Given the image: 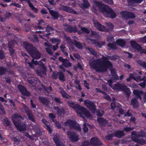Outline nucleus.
<instances>
[{
  "label": "nucleus",
  "mask_w": 146,
  "mask_h": 146,
  "mask_svg": "<svg viewBox=\"0 0 146 146\" xmlns=\"http://www.w3.org/2000/svg\"><path fill=\"white\" fill-rule=\"evenodd\" d=\"M90 40L92 42L93 44L95 45L96 46L98 47L99 48H101L102 46L105 45V42L104 41L99 42L94 39H91Z\"/></svg>",
  "instance_id": "25"
},
{
  "label": "nucleus",
  "mask_w": 146,
  "mask_h": 146,
  "mask_svg": "<svg viewBox=\"0 0 146 146\" xmlns=\"http://www.w3.org/2000/svg\"><path fill=\"white\" fill-rule=\"evenodd\" d=\"M7 69L3 66H0V76H1L2 75L5 74L7 72Z\"/></svg>",
  "instance_id": "40"
},
{
  "label": "nucleus",
  "mask_w": 146,
  "mask_h": 146,
  "mask_svg": "<svg viewBox=\"0 0 146 146\" xmlns=\"http://www.w3.org/2000/svg\"><path fill=\"white\" fill-rule=\"evenodd\" d=\"M67 103L70 107L76 110V111L77 110H78L80 106L78 104H75L73 102H71L69 101L67 102Z\"/></svg>",
  "instance_id": "23"
},
{
  "label": "nucleus",
  "mask_w": 146,
  "mask_h": 146,
  "mask_svg": "<svg viewBox=\"0 0 146 146\" xmlns=\"http://www.w3.org/2000/svg\"><path fill=\"white\" fill-rule=\"evenodd\" d=\"M84 103L92 113H96V106L93 102L89 100H85Z\"/></svg>",
  "instance_id": "7"
},
{
  "label": "nucleus",
  "mask_w": 146,
  "mask_h": 146,
  "mask_svg": "<svg viewBox=\"0 0 146 146\" xmlns=\"http://www.w3.org/2000/svg\"><path fill=\"white\" fill-rule=\"evenodd\" d=\"M124 85L119 84L118 82L113 85L112 88L115 90L118 91H122Z\"/></svg>",
  "instance_id": "21"
},
{
  "label": "nucleus",
  "mask_w": 146,
  "mask_h": 146,
  "mask_svg": "<svg viewBox=\"0 0 146 146\" xmlns=\"http://www.w3.org/2000/svg\"><path fill=\"white\" fill-rule=\"evenodd\" d=\"M133 93L137 98L139 99L140 100H142V98L141 96V95H143V100L144 102H146V92H144L143 91L134 90L133 91Z\"/></svg>",
  "instance_id": "9"
},
{
  "label": "nucleus",
  "mask_w": 146,
  "mask_h": 146,
  "mask_svg": "<svg viewBox=\"0 0 146 146\" xmlns=\"http://www.w3.org/2000/svg\"><path fill=\"white\" fill-rule=\"evenodd\" d=\"M17 87L18 90L21 93V94L27 96H30V93L27 90L25 86L19 84L18 85Z\"/></svg>",
  "instance_id": "13"
},
{
  "label": "nucleus",
  "mask_w": 146,
  "mask_h": 146,
  "mask_svg": "<svg viewBox=\"0 0 146 146\" xmlns=\"http://www.w3.org/2000/svg\"><path fill=\"white\" fill-rule=\"evenodd\" d=\"M117 44L122 47H123L125 45V42L122 39H118L116 41Z\"/></svg>",
  "instance_id": "35"
},
{
  "label": "nucleus",
  "mask_w": 146,
  "mask_h": 146,
  "mask_svg": "<svg viewBox=\"0 0 146 146\" xmlns=\"http://www.w3.org/2000/svg\"><path fill=\"white\" fill-rule=\"evenodd\" d=\"M94 3L96 6L99 7L100 9L103 12L104 11L103 9L104 8H106L108 6L104 5L101 2L99 1H95Z\"/></svg>",
  "instance_id": "22"
},
{
  "label": "nucleus",
  "mask_w": 146,
  "mask_h": 146,
  "mask_svg": "<svg viewBox=\"0 0 146 146\" xmlns=\"http://www.w3.org/2000/svg\"><path fill=\"white\" fill-rule=\"evenodd\" d=\"M122 91L127 97H129L131 93V92L130 91V89L127 88L126 85H124Z\"/></svg>",
  "instance_id": "26"
},
{
  "label": "nucleus",
  "mask_w": 146,
  "mask_h": 146,
  "mask_svg": "<svg viewBox=\"0 0 146 146\" xmlns=\"http://www.w3.org/2000/svg\"><path fill=\"white\" fill-rule=\"evenodd\" d=\"M97 121L100 125L102 127L105 126L108 122L106 119L102 117H98Z\"/></svg>",
  "instance_id": "24"
},
{
  "label": "nucleus",
  "mask_w": 146,
  "mask_h": 146,
  "mask_svg": "<svg viewBox=\"0 0 146 146\" xmlns=\"http://www.w3.org/2000/svg\"><path fill=\"white\" fill-rule=\"evenodd\" d=\"M54 100L56 103L59 104L62 103V102L61 101L60 99L57 97H55L54 98Z\"/></svg>",
  "instance_id": "64"
},
{
  "label": "nucleus",
  "mask_w": 146,
  "mask_h": 146,
  "mask_svg": "<svg viewBox=\"0 0 146 146\" xmlns=\"http://www.w3.org/2000/svg\"><path fill=\"white\" fill-rule=\"evenodd\" d=\"M102 26H100L97 29L98 30L102 32H109L110 31L109 29H106L105 27L102 25Z\"/></svg>",
  "instance_id": "39"
},
{
  "label": "nucleus",
  "mask_w": 146,
  "mask_h": 146,
  "mask_svg": "<svg viewBox=\"0 0 146 146\" xmlns=\"http://www.w3.org/2000/svg\"><path fill=\"white\" fill-rule=\"evenodd\" d=\"M41 86L43 88L44 90L48 94H49V92L52 90V88L50 86L47 88L44 85L42 84H41Z\"/></svg>",
  "instance_id": "38"
},
{
  "label": "nucleus",
  "mask_w": 146,
  "mask_h": 146,
  "mask_svg": "<svg viewBox=\"0 0 146 146\" xmlns=\"http://www.w3.org/2000/svg\"><path fill=\"white\" fill-rule=\"evenodd\" d=\"M131 135L132 136L131 137V139L134 141L133 139H138V138L143 137V135H140L139 132H136L133 131L131 132Z\"/></svg>",
  "instance_id": "20"
},
{
  "label": "nucleus",
  "mask_w": 146,
  "mask_h": 146,
  "mask_svg": "<svg viewBox=\"0 0 146 146\" xmlns=\"http://www.w3.org/2000/svg\"><path fill=\"white\" fill-rule=\"evenodd\" d=\"M59 72L56 71H54L52 74V78L54 79H56L58 77V74Z\"/></svg>",
  "instance_id": "49"
},
{
  "label": "nucleus",
  "mask_w": 146,
  "mask_h": 146,
  "mask_svg": "<svg viewBox=\"0 0 146 146\" xmlns=\"http://www.w3.org/2000/svg\"><path fill=\"white\" fill-rule=\"evenodd\" d=\"M65 30L69 33L73 32L75 33L77 31V27H73L71 25H69L66 28Z\"/></svg>",
  "instance_id": "27"
},
{
  "label": "nucleus",
  "mask_w": 146,
  "mask_h": 146,
  "mask_svg": "<svg viewBox=\"0 0 146 146\" xmlns=\"http://www.w3.org/2000/svg\"><path fill=\"white\" fill-rule=\"evenodd\" d=\"M77 113L78 115L81 117H83V115L88 118L92 117V115L89 111L81 106L78 110H77Z\"/></svg>",
  "instance_id": "5"
},
{
  "label": "nucleus",
  "mask_w": 146,
  "mask_h": 146,
  "mask_svg": "<svg viewBox=\"0 0 146 146\" xmlns=\"http://www.w3.org/2000/svg\"><path fill=\"white\" fill-rule=\"evenodd\" d=\"M67 135L68 138L72 142H76L79 139L78 135L74 132L69 131L67 132Z\"/></svg>",
  "instance_id": "8"
},
{
  "label": "nucleus",
  "mask_w": 146,
  "mask_h": 146,
  "mask_svg": "<svg viewBox=\"0 0 146 146\" xmlns=\"http://www.w3.org/2000/svg\"><path fill=\"white\" fill-rule=\"evenodd\" d=\"M96 113L97 116L102 117L104 115V112L103 110L98 109L97 110H96Z\"/></svg>",
  "instance_id": "42"
},
{
  "label": "nucleus",
  "mask_w": 146,
  "mask_h": 146,
  "mask_svg": "<svg viewBox=\"0 0 146 146\" xmlns=\"http://www.w3.org/2000/svg\"><path fill=\"white\" fill-rule=\"evenodd\" d=\"M131 104L133 106L134 108H137L139 107L138 102L136 98H133L131 100Z\"/></svg>",
  "instance_id": "32"
},
{
  "label": "nucleus",
  "mask_w": 146,
  "mask_h": 146,
  "mask_svg": "<svg viewBox=\"0 0 146 146\" xmlns=\"http://www.w3.org/2000/svg\"><path fill=\"white\" fill-rule=\"evenodd\" d=\"M51 41L52 44H56L59 45L60 41L58 38H53L51 39Z\"/></svg>",
  "instance_id": "41"
},
{
  "label": "nucleus",
  "mask_w": 146,
  "mask_h": 146,
  "mask_svg": "<svg viewBox=\"0 0 146 146\" xmlns=\"http://www.w3.org/2000/svg\"><path fill=\"white\" fill-rule=\"evenodd\" d=\"M60 8L63 11L71 14H73L75 15L78 14V13L76 11L72 9L70 7L62 5L61 6Z\"/></svg>",
  "instance_id": "14"
},
{
  "label": "nucleus",
  "mask_w": 146,
  "mask_h": 146,
  "mask_svg": "<svg viewBox=\"0 0 146 146\" xmlns=\"http://www.w3.org/2000/svg\"><path fill=\"white\" fill-rule=\"evenodd\" d=\"M90 143L93 146H101L102 143L96 137H93L90 140Z\"/></svg>",
  "instance_id": "16"
},
{
  "label": "nucleus",
  "mask_w": 146,
  "mask_h": 146,
  "mask_svg": "<svg viewBox=\"0 0 146 146\" xmlns=\"http://www.w3.org/2000/svg\"><path fill=\"white\" fill-rule=\"evenodd\" d=\"M74 83L78 86H76L75 88L76 89L79 90H82V88L81 85L80 84V80H75L74 81Z\"/></svg>",
  "instance_id": "45"
},
{
  "label": "nucleus",
  "mask_w": 146,
  "mask_h": 146,
  "mask_svg": "<svg viewBox=\"0 0 146 146\" xmlns=\"http://www.w3.org/2000/svg\"><path fill=\"white\" fill-rule=\"evenodd\" d=\"M47 71L46 67L43 63L41 62L39 64L38 69L36 70L35 72L38 75L43 77L44 76L47 75L46 73Z\"/></svg>",
  "instance_id": "4"
},
{
  "label": "nucleus",
  "mask_w": 146,
  "mask_h": 146,
  "mask_svg": "<svg viewBox=\"0 0 146 146\" xmlns=\"http://www.w3.org/2000/svg\"><path fill=\"white\" fill-rule=\"evenodd\" d=\"M113 136L114 135L112 134H108L106 136L105 138L107 140L109 141L112 140Z\"/></svg>",
  "instance_id": "52"
},
{
  "label": "nucleus",
  "mask_w": 146,
  "mask_h": 146,
  "mask_svg": "<svg viewBox=\"0 0 146 146\" xmlns=\"http://www.w3.org/2000/svg\"><path fill=\"white\" fill-rule=\"evenodd\" d=\"M134 142L138 143L142 145H143L144 144H146V140L143 139H133Z\"/></svg>",
  "instance_id": "34"
},
{
  "label": "nucleus",
  "mask_w": 146,
  "mask_h": 146,
  "mask_svg": "<svg viewBox=\"0 0 146 146\" xmlns=\"http://www.w3.org/2000/svg\"><path fill=\"white\" fill-rule=\"evenodd\" d=\"M104 12H105L107 14L108 17L111 19H113L116 17V13L109 6H107L106 8H104Z\"/></svg>",
  "instance_id": "10"
},
{
  "label": "nucleus",
  "mask_w": 146,
  "mask_h": 146,
  "mask_svg": "<svg viewBox=\"0 0 146 146\" xmlns=\"http://www.w3.org/2000/svg\"><path fill=\"white\" fill-rule=\"evenodd\" d=\"M134 129V128L133 127L126 126L124 128L123 130L127 132H129Z\"/></svg>",
  "instance_id": "50"
},
{
  "label": "nucleus",
  "mask_w": 146,
  "mask_h": 146,
  "mask_svg": "<svg viewBox=\"0 0 146 146\" xmlns=\"http://www.w3.org/2000/svg\"><path fill=\"white\" fill-rule=\"evenodd\" d=\"M24 1H25L28 4L29 7L31 8V9L35 13H37L38 12V9L35 7L31 3L30 0H25Z\"/></svg>",
  "instance_id": "30"
},
{
  "label": "nucleus",
  "mask_w": 146,
  "mask_h": 146,
  "mask_svg": "<svg viewBox=\"0 0 146 146\" xmlns=\"http://www.w3.org/2000/svg\"><path fill=\"white\" fill-rule=\"evenodd\" d=\"M51 48H51V47L46 48L45 50L48 54H49L50 55H53V53L50 49Z\"/></svg>",
  "instance_id": "55"
},
{
  "label": "nucleus",
  "mask_w": 146,
  "mask_h": 146,
  "mask_svg": "<svg viewBox=\"0 0 146 146\" xmlns=\"http://www.w3.org/2000/svg\"><path fill=\"white\" fill-rule=\"evenodd\" d=\"M9 52L10 53V55L11 56H13L15 54V50L13 48L8 49Z\"/></svg>",
  "instance_id": "59"
},
{
  "label": "nucleus",
  "mask_w": 146,
  "mask_h": 146,
  "mask_svg": "<svg viewBox=\"0 0 146 146\" xmlns=\"http://www.w3.org/2000/svg\"><path fill=\"white\" fill-rule=\"evenodd\" d=\"M62 65L66 68H68L72 66V64L70 62L69 60L67 58L62 63Z\"/></svg>",
  "instance_id": "37"
},
{
  "label": "nucleus",
  "mask_w": 146,
  "mask_h": 146,
  "mask_svg": "<svg viewBox=\"0 0 146 146\" xmlns=\"http://www.w3.org/2000/svg\"><path fill=\"white\" fill-rule=\"evenodd\" d=\"M54 109L56 111L58 115L60 116H61L62 114H64L65 112L63 108H60L58 106L55 107Z\"/></svg>",
  "instance_id": "29"
},
{
  "label": "nucleus",
  "mask_w": 146,
  "mask_h": 146,
  "mask_svg": "<svg viewBox=\"0 0 146 146\" xmlns=\"http://www.w3.org/2000/svg\"><path fill=\"white\" fill-rule=\"evenodd\" d=\"M64 124L67 126L69 125V127L73 129L77 130L78 131L81 130V127L79 125H76V121L69 119L64 123Z\"/></svg>",
  "instance_id": "6"
},
{
  "label": "nucleus",
  "mask_w": 146,
  "mask_h": 146,
  "mask_svg": "<svg viewBox=\"0 0 146 146\" xmlns=\"http://www.w3.org/2000/svg\"><path fill=\"white\" fill-rule=\"evenodd\" d=\"M135 73H133V74L131 73H130L129 74V78H127L126 80L127 82H129L131 81V79H133L134 80H135V77H134L133 75H135Z\"/></svg>",
  "instance_id": "48"
},
{
  "label": "nucleus",
  "mask_w": 146,
  "mask_h": 146,
  "mask_svg": "<svg viewBox=\"0 0 146 146\" xmlns=\"http://www.w3.org/2000/svg\"><path fill=\"white\" fill-rule=\"evenodd\" d=\"M58 78L60 81L64 82L65 80V76L64 74L61 71L59 72Z\"/></svg>",
  "instance_id": "36"
},
{
  "label": "nucleus",
  "mask_w": 146,
  "mask_h": 146,
  "mask_svg": "<svg viewBox=\"0 0 146 146\" xmlns=\"http://www.w3.org/2000/svg\"><path fill=\"white\" fill-rule=\"evenodd\" d=\"M24 48L34 59H38L40 57V53L37 50L36 48L32 44H30L27 42H24Z\"/></svg>",
  "instance_id": "3"
},
{
  "label": "nucleus",
  "mask_w": 146,
  "mask_h": 146,
  "mask_svg": "<svg viewBox=\"0 0 146 146\" xmlns=\"http://www.w3.org/2000/svg\"><path fill=\"white\" fill-rule=\"evenodd\" d=\"M12 140L14 141L15 144L17 145L19 143L21 140L18 139L17 137H13L12 138Z\"/></svg>",
  "instance_id": "53"
},
{
  "label": "nucleus",
  "mask_w": 146,
  "mask_h": 146,
  "mask_svg": "<svg viewBox=\"0 0 146 146\" xmlns=\"http://www.w3.org/2000/svg\"><path fill=\"white\" fill-rule=\"evenodd\" d=\"M90 35L91 36H94L97 37H99L100 36L99 33L97 32L96 31H94L92 30L91 31V34Z\"/></svg>",
  "instance_id": "54"
},
{
  "label": "nucleus",
  "mask_w": 146,
  "mask_h": 146,
  "mask_svg": "<svg viewBox=\"0 0 146 146\" xmlns=\"http://www.w3.org/2000/svg\"><path fill=\"white\" fill-rule=\"evenodd\" d=\"M95 27L97 29L100 26H102V25L98 22L97 21H94V23Z\"/></svg>",
  "instance_id": "60"
},
{
  "label": "nucleus",
  "mask_w": 146,
  "mask_h": 146,
  "mask_svg": "<svg viewBox=\"0 0 146 146\" xmlns=\"http://www.w3.org/2000/svg\"><path fill=\"white\" fill-rule=\"evenodd\" d=\"M38 99L40 102L46 106H48L50 102L48 98L43 97L39 96Z\"/></svg>",
  "instance_id": "18"
},
{
  "label": "nucleus",
  "mask_w": 146,
  "mask_h": 146,
  "mask_svg": "<svg viewBox=\"0 0 146 146\" xmlns=\"http://www.w3.org/2000/svg\"><path fill=\"white\" fill-rule=\"evenodd\" d=\"M25 110L26 113H27V115L29 119L33 122L37 123L36 122L34 118V116L31 111L27 107H26L25 108Z\"/></svg>",
  "instance_id": "15"
},
{
  "label": "nucleus",
  "mask_w": 146,
  "mask_h": 146,
  "mask_svg": "<svg viewBox=\"0 0 146 146\" xmlns=\"http://www.w3.org/2000/svg\"><path fill=\"white\" fill-rule=\"evenodd\" d=\"M138 64L144 68L146 69V63L145 62L139 61Z\"/></svg>",
  "instance_id": "57"
},
{
  "label": "nucleus",
  "mask_w": 146,
  "mask_h": 146,
  "mask_svg": "<svg viewBox=\"0 0 146 146\" xmlns=\"http://www.w3.org/2000/svg\"><path fill=\"white\" fill-rule=\"evenodd\" d=\"M74 39L73 40L72 42V43L74 44L78 48L80 49H82L83 48L82 44L80 42L77 41L79 40L78 38L76 36H74Z\"/></svg>",
  "instance_id": "17"
},
{
  "label": "nucleus",
  "mask_w": 146,
  "mask_h": 146,
  "mask_svg": "<svg viewBox=\"0 0 146 146\" xmlns=\"http://www.w3.org/2000/svg\"><path fill=\"white\" fill-rule=\"evenodd\" d=\"M83 3L81 4V8L83 9H85L88 8L90 6V4L87 0H83Z\"/></svg>",
  "instance_id": "33"
},
{
  "label": "nucleus",
  "mask_w": 146,
  "mask_h": 146,
  "mask_svg": "<svg viewBox=\"0 0 146 146\" xmlns=\"http://www.w3.org/2000/svg\"><path fill=\"white\" fill-rule=\"evenodd\" d=\"M130 44L131 47L135 50H137L138 52H140L141 54L145 52L144 51L145 49H143L142 47L139 44L137 43L134 41H131Z\"/></svg>",
  "instance_id": "12"
},
{
  "label": "nucleus",
  "mask_w": 146,
  "mask_h": 146,
  "mask_svg": "<svg viewBox=\"0 0 146 146\" xmlns=\"http://www.w3.org/2000/svg\"><path fill=\"white\" fill-rule=\"evenodd\" d=\"M81 29L83 33L88 34L90 33V31L88 29L84 27L81 28Z\"/></svg>",
  "instance_id": "58"
},
{
  "label": "nucleus",
  "mask_w": 146,
  "mask_h": 146,
  "mask_svg": "<svg viewBox=\"0 0 146 146\" xmlns=\"http://www.w3.org/2000/svg\"><path fill=\"white\" fill-rule=\"evenodd\" d=\"M120 14L122 17L125 19H134L135 17V15L133 13L127 11H121L120 12Z\"/></svg>",
  "instance_id": "11"
},
{
  "label": "nucleus",
  "mask_w": 146,
  "mask_h": 146,
  "mask_svg": "<svg viewBox=\"0 0 146 146\" xmlns=\"http://www.w3.org/2000/svg\"><path fill=\"white\" fill-rule=\"evenodd\" d=\"M107 41L109 42H113L115 39L114 38L111 36H109L107 38Z\"/></svg>",
  "instance_id": "63"
},
{
  "label": "nucleus",
  "mask_w": 146,
  "mask_h": 146,
  "mask_svg": "<svg viewBox=\"0 0 146 146\" xmlns=\"http://www.w3.org/2000/svg\"><path fill=\"white\" fill-rule=\"evenodd\" d=\"M143 1V0H129V2L131 3H140Z\"/></svg>",
  "instance_id": "56"
},
{
  "label": "nucleus",
  "mask_w": 146,
  "mask_h": 146,
  "mask_svg": "<svg viewBox=\"0 0 146 146\" xmlns=\"http://www.w3.org/2000/svg\"><path fill=\"white\" fill-rule=\"evenodd\" d=\"M11 119L14 125L18 129L21 131L26 130V125L21 122L23 118L21 116L15 114L12 115Z\"/></svg>",
  "instance_id": "2"
},
{
  "label": "nucleus",
  "mask_w": 146,
  "mask_h": 146,
  "mask_svg": "<svg viewBox=\"0 0 146 146\" xmlns=\"http://www.w3.org/2000/svg\"><path fill=\"white\" fill-rule=\"evenodd\" d=\"M60 48L64 54L66 56H68V53L64 49L66 48V47L65 46L64 44L61 45L60 47Z\"/></svg>",
  "instance_id": "43"
},
{
  "label": "nucleus",
  "mask_w": 146,
  "mask_h": 146,
  "mask_svg": "<svg viewBox=\"0 0 146 146\" xmlns=\"http://www.w3.org/2000/svg\"><path fill=\"white\" fill-rule=\"evenodd\" d=\"M58 89L60 90L59 93L61 94L63 97L65 98L66 99L68 98V96H69L66 93L63 88L60 87L58 88Z\"/></svg>",
  "instance_id": "31"
},
{
  "label": "nucleus",
  "mask_w": 146,
  "mask_h": 146,
  "mask_svg": "<svg viewBox=\"0 0 146 146\" xmlns=\"http://www.w3.org/2000/svg\"><path fill=\"white\" fill-rule=\"evenodd\" d=\"M87 49L95 57H97V52L92 48H88Z\"/></svg>",
  "instance_id": "47"
},
{
  "label": "nucleus",
  "mask_w": 146,
  "mask_h": 146,
  "mask_svg": "<svg viewBox=\"0 0 146 146\" xmlns=\"http://www.w3.org/2000/svg\"><path fill=\"white\" fill-rule=\"evenodd\" d=\"M107 46L111 50H115L117 49L115 44L114 43H109L108 44Z\"/></svg>",
  "instance_id": "46"
},
{
  "label": "nucleus",
  "mask_w": 146,
  "mask_h": 146,
  "mask_svg": "<svg viewBox=\"0 0 146 146\" xmlns=\"http://www.w3.org/2000/svg\"><path fill=\"white\" fill-rule=\"evenodd\" d=\"M125 134L123 131L118 130L115 132L114 135V137L117 138H121L124 136Z\"/></svg>",
  "instance_id": "28"
},
{
  "label": "nucleus",
  "mask_w": 146,
  "mask_h": 146,
  "mask_svg": "<svg viewBox=\"0 0 146 146\" xmlns=\"http://www.w3.org/2000/svg\"><path fill=\"white\" fill-rule=\"evenodd\" d=\"M53 29L52 27H49L48 25L47 26V27L46 28L45 31L46 32L48 33H50L51 31H52Z\"/></svg>",
  "instance_id": "61"
},
{
  "label": "nucleus",
  "mask_w": 146,
  "mask_h": 146,
  "mask_svg": "<svg viewBox=\"0 0 146 146\" xmlns=\"http://www.w3.org/2000/svg\"><path fill=\"white\" fill-rule=\"evenodd\" d=\"M11 125V121L7 118L4 119V125L5 126H9Z\"/></svg>",
  "instance_id": "44"
},
{
  "label": "nucleus",
  "mask_w": 146,
  "mask_h": 146,
  "mask_svg": "<svg viewBox=\"0 0 146 146\" xmlns=\"http://www.w3.org/2000/svg\"><path fill=\"white\" fill-rule=\"evenodd\" d=\"M44 127H46V129L48 131L49 134H51L52 133V130L49 125L48 124H46V126Z\"/></svg>",
  "instance_id": "51"
},
{
  "label": "nucleus",
  "mask_w": 146,
  "mask_h": 146,
  "mask_svg": "<svg viewBox=\"0 0 146 146\" xmlns=\"http://www.w3.org/2000/svg\"><path fill=\"white\" fill-rule=\"evenodd\" d=\"M47 8L49 10V13L51 14L52 19L54 20H57L59 17V14L56 11H55L53 10H50L49 8Z\"/></svg>",
  "instance_id": "19"
},
{
  "label": "nucleus",
  "mask_w": 146,
  "mask_h": 146,
  "mask_svg": "<svg viewBox=\"0 0 146 146\" xmlns=\"http://www.w3.org/2000/svg\"><path fill=\"white\" fill-rule=\"evenodd\" d=\"M53 140L55 143H56L57 142L59 141H60L59 139V137L57 135H55L53 138Z\"/></svg>",
  "instance_id": "62"
},
{
  "label": "nucleus",
  "mask_w": 146,
  "mask_h": 146,
  "mask_svg": "<svg viewBox=\"0 0 146 146\" xmlns=\"http://www.w3.org/2000/svg\"><path fill=\"white\" fill-rule=\"evenodd\" d=\"M111 56H105L102 55L101 58H98L90 63L91 67L99 72H106L108 67H111L112 64L108 60H111Z\"/></svg>",
  "instance_id": "1"
}]
</instances>
